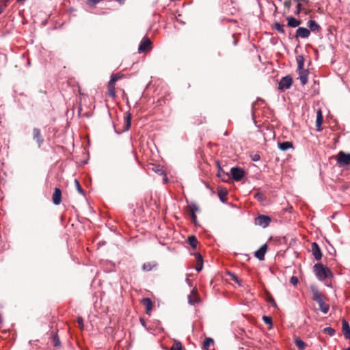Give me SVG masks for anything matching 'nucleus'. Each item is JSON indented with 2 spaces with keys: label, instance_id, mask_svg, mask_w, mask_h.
<instances>
[{
  "label": "nucleus",
  "instance_id": "nucleus-4",
  "mask_svg": "<svg viewBox=\"0 0 350 350\" xmlns=\"http://www.w3.org/2000/svg\"><path fill=\"white\" fill-rule=\"evenodd\" d=\"M336 161L340 165H349L350 164V154H346L344 152L340 151L337 154Z\"/></svg>",
  "mask_w": 350,
  "mask_h": 350
},
{
  "label": "nucleus",
  "instance_id": "nucleus-38",
  "mask_svg": "<svg viewBox=\"0 0 350 350\" xmlns=\"http://www.w3.org/2000/svg\"><path fill=\"white\" fill-rule=\"evenodd\" d=\"M194 256L198 262H203L202 256L200 255V253H195Z\"/></svg>",
  "mask_w": 350,
  "mask_h": 350
},
{
  "label": "nucleus",
  "instance_id": "nucleus-26",
  "mask_svg": "<svg viewBox=\"0 0 350 350\" xmlns=\"http://www.w3.org/2000/svg\"><path fill=\"white\" fill-rule=\"evenodd\" d=\"M295 342L296 346L299 348V350H304L305 349L306 344L302 340H301L299 338H296L295 340Z\"/></svg>",
  "mask_w": 350,
  "mask_h": 350
},
{
  "label": "nucleus",
  "instance_id": "nucleus-16",
  "mask_svg": "<svg viewBox=\"0 0 350 350\" xmlns=\"http://www.w3.org/2000/svg\"><path fill=\"white\" fill-rule=\"evenodd\" d=\"M309 30L312 32H318L321 30L320 25L314 20H310L307 22Z\"/></svg>",
  "mask_w": 350,
  "mask_h": 350
},
{
  "label": "nucleus",
  "instance_id": "nucleus-54",
  "mask_svg": "<svg viewBox=\"0 0 350 350\" xmlns=\"http://www.w3.org/2000/svg\"><path fill=\"white\" fill-rule=\"evenodd\" d=\"M273 305L274 306H276V303H275L274 301H273Z\"/></svg>",
  "mask_w": 350,
  "mask_h": 350
},
{
  "label": "nucleus",
  "instance_id": "nucleus-27",
  "mask_svg": "<svg viewBox=\"0 0 350 350\" xmlns=\"http://www.w3.org/2000/svg\"><path fill=\"white\" fill-rule=\"evenodd\" d=\"M274 28L280 33H285V30L284 28V25L280 24V23H274Z\"/></svg>",
  "mask_w": 350,
  "mask_h": 350
},
{
  "label": "nucleus",
  "instance_id": "nucleus-36",
  "mask_svg": "<svg viewBox=\"0 0 350 350\" xmlns=\"http://www.w3.org/2000/svg\"><path fill=\"white\" fill-rule=\"evenodd\" d=\"M302 10H303L302 5L300 3H298L296 6V11L295 12V14L299 15Z\"/></svg>",
  "mask_w": 350,
  "mask_h": 350
},
{
  "label": "nucleus",
  "instance_id": "nucleus-47",
  "mask_svg": "<svg viewBox=\"0 0 350 350\" xmlns=\"http://www.w3.org/2000/svg\"><path fill=\"white\" fill-rule=\"evenodd\" d=\"M53 340L55 342V344H54L55 346H58L60 344L59 340L57 338V336H53Z\"/></svg>",
  "mask_w": 350,
  "mask_h": 350
},
{
  "label": "nucleus",
  "instance_id": "nucleus-3",
  "mask_svg": "<svg viewBox=\"0 0 350 350\" xmlns=\"http://www.w3.org/2000/svg\"><path fill=\"white\" fill-rule=\"evenodd\" d=\"M254 222L256 225L265 228L269 225L271 222V218L267 215H260L255 219Z\"/></svg>",
  "mask_w": 350,
  "mask_h": 350
},
{
  "label": "nucleus",
  "instance_id": "nucleus-32",
  "mask_svg": "<svg viewBox=\"0 0 350 350\" xmlns=\"http://www.w3.org/2000/svg\"><path fill=\"white\" fill-rule=\"evenodd\" d=\"M75 185L76 186V188L78 191V192L82 195L84 194V191H83V189H82V187H81L80 185V183L79 182V180L77 179H75Z\"/></svg>",
  "mask_w": 350,
  "mask_h": 350
},
{
  "label": "nucleus",
  "instance_id": "nucleus-33",
  "mask_svg": "<svg viewBox=\"0 0 350 350\" xmlns=\"http://www.w3.org/2000/svg\"><path fill=\"white\" fill-rule=\"evenodd\" d=\"M211 343H213V340L211 338H206L203 344L204 348L208 349Z\"/></svg>",
  "mask_w": 350,
  "mask_h": 350
},
{
  "label": "nucleus",
  "instance_id": "nucleus-53",
  "mask_svg": "<svg viewBox=\"0 0 350 350\" xmlns=\"http://www.w3.org/2000/svg\"><path fill=\"white\" fill-rule=\"evenodd\" d=\"M141 322H142V324L144 325L145 324V321L144 319H140Z\"/></svg>",
  "mask_w": 350,
  "mask_h": 350
},
{
  "label": "nucleus",
  "instance_id": "nucleus-56",
  "mask_svg": "<svg viewBox=\"0 0 350 350\" xmlns=\"http://www.w3.org/2000/svg\"><path fill=\"white\" fill-rule=\"evenodd\" d=\"M9 1H10V0H5V2L7 3V2H8Z\"/></svg>",
  "mask_w": 350,
  "mask_h": 350
},
{
  "label": "nucleus",
  "instance_id": "nucleus-39",
  "mask_svg": "<svg viewBox=\"0 0 350 350\" xmlns=\"http://www.w3.org/2000/svg\"><path fill=\"white\" fill-rule=\"evenodd\" d=\"M143 269L144 271H150L152 269V266H151L150 263V262L144 263L143 265Z\"/></svg>",
  "mask_w": 350,
  "mask_h": 350
},
{
  "label": "nucleus",
  "instance_id": "nucleus-40",
  "mask_svg": "<svg viewBox=\"0 0 350 350\" xmlns=\"http://www.w3.org/2000/svg\"><path fill=\"white\" fill-rule=\"evenodd\" d=\"M252 160L254 161H258L260 159V157L258 154H254L251 156Z\"/></svg>",
  "mask_w": 350,
  "mask_h": 350
},
{
  "label": "nucleus",
  "instance_id": "nucleus-28",
  "mask_svg": "<svg viewBox=\"0 0 350 350\" xmlns=\"http://www.w3.org/2000/svg\"><path fill=\"white\" fill-rule=\"evenodd\" d=\"M297 69L298 70H304V60L303 57L299 56L297 59Z\"/></svg>",
  "mask_w": 350,
  "mask_h": 350
},
{
  "label": "nucleus",
  "instance_id": "nucleus-31",
  "mask_svg": "<svg viewBox=\"0 0 350 350\" xmlns=\"http://www.w3.org/2000/svg\"><path fill=\"white\" fill-rule=\"evenodd\" d=\"M170 350H182V345L180 342H175Z\"/></svg>",
  "mask_w": 350,
  "mask_h": 350
},
{
  "label": "nucleus",
  "instance_id": "nucleus-42",
  "mask_svg": "<svg viewBox=\"0 0 350 350\" xmlns=\"http://www.w3.org/2000/svg\"><path fill=\"white\" fill-rule=\"evenodd\" d=\"M7 7L6 2L0 3V14L3 12L4 9Z\"/></svg>",
  "mask_w": 350,
  "mask_h": 350
},
{
  "label": "nucleus",
  "instance_id": "nucleus-22",
  "mask_svg": "<svg viewBox=\"0 0 350 350\" xmlns=\"http://www.w3.org/2000/svg\"><path fill=\"white\" fill-rule=\"evenodd\" d=\"M227 193H228V192H227L226 189H225L220 188L218 190V196L222 202H226V197L227 196Z\"/></svg>",
  "mask_w": 350,
  "mask_h": 350
},
{
  "label": "nucleus",
  "instance_id": "nucleus-51",
  "mask_svg": "<svg viewBox=\"0 0 350 350\" xmlns=\"http://www.w3.org/2000/svg\"><path fill=\"white\" fill-rule=\"evenodd\" d=\"M295 1H297V2H300V1H303V2H306V3L308 2V0H295Z\"/></svg>",
  "mask_w": 350,
  "mask_h": 350
},
{
  "label": "nucleus",
  "instance_id": "nucleus-37",
  "mask_svg": "<svg viewBox=\"0 0 350 350\" xmlns=\"http://www.w3.org/2000/svg\"><path fill=\"white\" fill-rule=\"evenodd\" d=\"M230 275L231 276L232 280L234 282L237 283L239 286H241L240 281H239V280L238 277H237L235 274H234V273H230Z\"/></svg>",
  "mask_w": 350,
  "mask_h": 350
},
{
  "label": "nucleus",
  "instance_id": "nucleus-7",
  "mask_svg": "<svg viewBox=\"0 0 350 350\" xmlns=\"http://www.w3.org/2000/svg\"><path fill=\"white\" fill-rule=\"evenodd\" d=\"M310 35V31L306 27H298L296 30L295 37L301 38H308Z\"/></svg>",
  "mask_w": 350,
  "mask_h": 350
},
{
  "label": "nucleus",
  "instance_id": "nucleus-8",
  "mask_svg": "<svg viewBox=\"0 0 350 350\" xmlns=\"http://www.w3.org/2000/svg\"><path fill=\"white\" fill-rule=\"evenodd\" d=\"M150 44H151L150 40L148 38L144 37L142 39L140 44L138 47L139 52L141 53V52H144V51H146L150 46Z\"/></svg>",
  "mask_w": 350,
  "mask_h": 350
},
{
  "label": "nucleus",
  "instance_id": "nucleus-23",
  "mask_svg": "<svg viewBox=\"0 0 350 350\" xmlns=\"http://www.w3.org/2000/svg\"><path fill=\"white\" fill-rule=\"evenodd\" d=\"M125 125L124 126V131H128L130 127H131V113H128L126 116H125Z\"/></svg>",
  "mask_w": 350,
  "mask_h": 350
},
{
  "label": "nucleus",
  "instance_id": "nucleus-44",
  "mask_svg": "<svg viewBox=\"0 0 350 350\" xmlns=\"http://www.w3.org/2000/svg\"><path fill=\"white\" fill-rule=\"evenodd\" d=\"M100 1L101 0H88V4H89L90 5H94Z\"/></svg>",
  "mask_w": 350,
  "mask_h": 350
},
{
  "label": "nucleus",
  "instance_id": "nucleus-34",
  "mask_svg": "<svg viewBox=\"0 0 350 350\" xmlns=\"http://www.w3.org/2000/svg\"><path fill=\"white\" fill-rule=\"evenodd\" d=\"M190 213H196V212H198L200 211L199 207L196 204H192L189 206Z\"/></svg>",
  "mask_w": 350,
  "mask_h": 350
},
{
  "label": "nucleus",
  "instance_id": "nucleus-49",
  "mask_svg": "<svg viewBox=\"0 0 350 350\" xmlns=\"http://www.w3.org/2000/svg\"><path fill=\"white\" fill-rule=\"evenodd\" d=\"M256 198L258 200H263L262 194V193H257V194L256 195Z\"/></svg>",
  "mask_w": 350,
  "mask_h": 350
},
{
  "label": "nucleus",
  "instance_id": "nucleus-19",
  "mask_svg": "<svg viewBox=\"0 0 350 350\" xmlns=\"http://www.w3.org/2000/svg\"><path fill=\"white\" fill-rule=\"evenodd\" d=\"M278 148L280 150H281L282 151H286L290 148H293V145L292 142L286 141V142L278 143Z\"/></svg>",
  "mask_w": 350,
  "mask_h": 350
},
{
  "label": "nucleus",
  "instance_id": "nucleus-35",
  "mask_svg": "<svg viewBox=\"0 0 350 350\" xmlns=\"http://www.w3.org/2000/svg\"><path fill=\"white\" fill-rule=\"evenodd\" d=\"M262 320L265 322V323L270 325L271 326H272V319H271V317H268V316H263L262 317Z\"/></svg>",
  "mask_w": 350,
  "mask_h": 350
},
{
  "label": "nucleus",
  "instance_id": "nucleus-21",
  "mask_svg": "<svg viewBox=\"0 0 350 350\" xmlns=\"http://www.w3.org/2000/svg\"><path fill=\"white\" fill-rule=\"evenodd\" d=\"M317 303L319 306L321 311L324 314H327L329 310V306L325 303V299Z\"/></svg>",
  "mask_w": 350,
  "mask_h": 350
},
{
  "label": "nucleus",
  "instance_id": "nucleus-50",
  "mask_svg": "<svg viewBox=\"0 0 350 350\" xmlns=\"http://www.w3.org/2000/svg\"><path fill=\"white\" fill-rule=\"evenodd\" d=\"M159 167H156V169L154 170L156 172L162 174L163 171L158 168Z\"/></svg>",
  "mask_w": 350,
  "mask_h": 350
},
{
  "label": "nucleus",
  "instance_id": "nucleus-9",
  "mask_svg": "<svg viewBox=\"0 0 350 350\" xmlns=\"http://www.w3.org/2000/svg\"><path fill=\"white\" fill-rule=\"evenodd\" d=\"M267 249V244L262 245L258 250L254 253V256L260 260H262L265 258V254Z\"/></svg>",
  "mask_w": 350,
  "mask_h": 350
},
{
  "label": "nucleus",
  "instance_id": "nucleus-17",
  "mask_svg": "<svg viewBox=\"0 0 350 350\" xmlns=\"http://www.w3.org/2000/svg\"><path fill=\"white\" fill-rule=\"evenodd\" d=\"M287 25L290 27L295 28L299 27V25L301 23V21L296 19L293 16H288L286 18Z\"/></svg>",
  "mask_w": 350,
  "mask_h": 350
},
{
  "label": "nucleus",
  "instance_id": "nucleus-5",
  "mask_svg": "<svg viewBox=\"0 0 350 350\" xmlns=\"http://www.w3.org/2000/svg\"><path fill=\"white\" fill-rule=\"evenodd\" d=\"M230 173L232 178L236 181L241 180L245 176L244 170L242 168L238 167H232L230 170Z\"/></svg>",
  "mask_w": 350,
  "mask_h": 350
},
{
  "label": "nucleus",
  "instance_id": "nucleus-10",
  "mask_svg": "<svg viewBox=\"0 0 350 350\" xmlns=\"http://www.w3.org/2000/svg\"><path fill=\"white\" fill-rule=\"evenodd\" d=\"M188 303L190 305H195L200 301V299L198 295L197 291L196 289H193L191 291V295H188Z\"/></svg>",
  "mask_w": 350,
  "mask_h": 350
},
{
  "label": "nucleus",
  "instance_id": "nucleus-46",
  "mask_svg": "<svg viewBox=\"0 0 350 350\" xmlns=\"http://www.w3.org/2000/svg\"><path fill=\"white\" fill-rule=\"evenodd\" d=\"M77 323L80 325L81 328L83 327V320L82 317H79L77 318Z\"/></svg>",
  "mask_w": 350,
  "mask_h": 350
},
{
  "label": "nucleus",
  "instance_id": "nucleus-48",
  "mask_svg": "<svg viewBox=\"0 0 350 350\" xmlns=\"http://www.w3.org/2000/svg\"><path fill=\"white\" fill-rule=\"evenodd\" d=\"M284 5L285 8L288 9V8H290V7L291 5V3L290 1H285L284 2Z\"/></svg>",
  "mask_w": 350,
  "mask_h": 350
},
{
  "label": "nucleus",
  "instance_id": "nucleus-52",
  "mask_svg": "<svg viewBox=\"0 0 350 350\" xmlns=\"http://www.w3.org/2000/svg\"><path fill=\"white\" fill-rule=\"evenodd\" d=\"M116 1L119 2L120 3H122L125 0H116Z\"/></svg>",
  "mask_w": 350,
  "mask_h": 350
},
{
  "label": "nucleus",
  "instance_id": "nucleus-2",
  "mask_svg": "<svg viewBox=\"0 0 350 350\" xmlns=\"http://www.w3.org/2000/svg\"><path fill=\"white\" fill-rule=\"evenodd\" d=\"M292 83V78L289 75L285 76L280 79L278 84V88L282 91L289 89L291 87Z\"/></svg>",
  "mask_w": 350,
  "mask_h": 350
},
{
  "label": "nucleus",
  "instance_id": "nucleus-11",
  "mask_svg": "<svg viewBox=\"0 0 350 350\" xmlns=\"http://www.w3.org/2000/svg\"><path fill=\"white\" fill-rule=\"evenodd\" d=\"M141 303L146 307V314H150L152 310V307H153L152 301H151V299L148 297L143 298L141 300Z\"/></svg>",
  "mask_w": 350,
  "mask_h": 350
},
{
  "label": "nucleus",
  "instance_id": "nucleus-29",
  "mask_svg": "<svg viewBox=\"0 0 350 350\" xmlns=\"http://www.w3.org/2000/svg\"><path fill=\"white\" fill-rule=\"evenodd\" d=\"M323 333L333 336L335 334V330L332 327H327L323 329Z\"/></svg>",
  "mask_w": 350,
  "mask_h": 350
},
{
  "label": "nucleus",
  "instance_id": "nucleus-20",
  "mask_svg": "<svg viewBox=\"0 0 350 350\" xmlns=\"http://www.w3.org/2000/svg\"><path fill=\"white\" fill-rule=\"evenodd\" d=\"M323 123V115L321 109H319L317 112V120H316V126L317 128V131H321V127Z\"/></svg>",
  "mask_w": 350,
  "mask_h": 350
},
{
  "label": "nucleus",
  "instance_id": "nucleus-25",
  "mask_svg": "<svg viewBox=\"0 0 350 350\" xmlns=\"http://www.w3.org/2000/svg\"><path fill=\"white\" fill-rule=\"evenodd\" d=\"M188 241L192 248H196L198 241L195 236L189 237Z\"/></svg>",
  "mask_w": 350,
  "mask_h": 350
},
{
  "label": "nucleus",
  "instance_id": "nucleus-6",
  "mask_svg": "<svg viewBox=\"0 0 350 350\" xmlns=\"http://www.w3.org/2000/svg\"><path fill=\"white\" fill-rule=\"evenodd\" d=\"M311 251L312 253V255L314 256V258L317 260H319L322 258V252L321 251V249L319 246V245L314 242L311 245Z\"/></svg>",
  "mask_w": 350,
  "mask_h": 350
},
{
  "label": "nucleus",
  "instance_id": "nucleus-41",
  "mask_svg": "<svg viewBox=\"0 0 350 350\" xmlns=\"http://www.w3.org/2000/svg\"><path fill=\"white\" fill-rule=\"evenodd\" d=\"M290 281L293 285H296L298 283V278L296 276H292Z\"/></svg>",
  "mask_w": 350,
  "mask_h": 350
},
{
  "label": "nucleus",
  "instance_id": "nucleus-14",
  "mask_svg": "<svg viewBox=\"0 0 350 350\" xmlns=\"http://www.w3.org/2000/svg\"><path fill=\"white\" fill-rule=\"evenodd\" d=\"M311 291L312 298L315 301L319 302L325 299L324 295L317 288L312 287Z\"/></svg>",
  "mask_w": 350,
  "mask_h": 350
},
{
  "label": "nucleus",
  "instance_id": "nucleus-45",
  "mask_svg": "<svg viewBox=\"0 0 350 350\" xmlns=\"http://www.w3.org/2000/svg\"><path fill=\"white\" fill-rule=\"evenodd\" d=\"M190 216H191V218L194 224H196V221H197V216H196V213H194L193 212V213H190Z\"/></svg>",
  "mask_w": 350,
  "mask_h": 350
},
{
  "label": "nucleus",
  "instance_id": "nucleus-43",
  "mask_svg": "<svg viewBox=\"0 0 350 350\" xmlns=\"http://www.w3.org/2000/svg\"><path fill=\"white\" fill-rule=\"evenodd\" d=\"M202 267H203V262H198V264L196 267V270L199 272L202 269Z\"/></svg>",
  "mask_w": 350,
  "mask_h": 350
},
{
  "label": "nucleus",
  "instance_id": "nucleus-1",
  "mask_svg": "<svg viewBox=\"0 0 350 350\" xmlns=\"http://www.w3.org/2000/svg\"><path fill=\"white\" fill-rule=\"evenodd\" d=\"M313 271L317 279L320 281H323L329 277H333V273L330 269L321 263L315 264L313 267Z\"/></svg>",
  "mask_w": 350,
  "mask_h": 350
},
{
  "label": "nucleus",
  "instance_id": "nucleus-24",
  "mask_svg": "<svg viewBox=\"0 0 350 350\" xmlns=\"http://www.w3.org/2000/svg\"><path fill=\"white\" fill-rule=\"evenodd\" d=\"M107 91H108L109 96H110L111 98H115L116 97V94L115 85H114L108 83Z\"/></svg>",
  "mask_w": 350,
  "mask_h": 350
},
{
  "label": "nucleus",
  "instance_id": "nucleus-30",
  "mask_svg": "<svg viewBox=\"0 0 350 350\" xmlns=\"http://www.w3.org/2000/svg\"><path fill=\"white\" fill-rule=\"evenodd\" d=\"M120 79V76L118 74L113 75L111 77L110 80L108 83L112 84L115 85L116 82Z\"/></svg>",
  "mask_w": 350,
  "mask_h": 350
},
{
  "label": "nucleus",
  "instance_id": "nucleus-15",
  "mask_svg": "<svg viewBox=\"0 0 350 350\" xmlns=\"http://www.w3.org/2000/svg\"><path fill=\"white\" fill-rule=\"evenodd\" d=\"M33 137L35 140H36L38 145L39 147L41 146V145L43 143V139L41 136L40 131V129L37 128H34L33 130Z\"/></svg>",
  "mask_w": 350,
  "mask_h": 350
},
{
  "label": "nucleus",
  "instance_id": "nucleus-18",
  "mask_svg": "<svg viewBox=\"0 0 350 350\" xmlns=\"http://www.w3.org/2000/svg\"><path fill=\"white\" fill-rule=\"evenodd\" d=\"M299 77L301 81L302 85H306L308 82V70L304 69L298 70Z\"/></svg>",
  "mask_w": 350,
  "mask_h": 350
},
{
  "label": "nucleus",
  "instance_id": "nucleus-55",
  "mask_svg": "<svg viewBox=\"0 0 350 350\" xmlns=\"http://www.w3.org/2000/svg\"><path fill=\"white\" fill-rule=\"evenodd\" d=\"M344 350H350V347H348V348H347V349H345Z\"/></svg>",
  "mask_w": 350,
  "mask_h": 350
},
{
  "label": "nucleus",
  "instance_id": "nucleus-12",
  "mask_svg": "<svg viewBox=\"0 0 350 350\" xmlns=\"http://www.w3.org/2000/svg\"><path fill=\"white\" fill-rule=\"evenodd\" d=\"M53 202L54 204L59 205L62 202V191L60 189L55 188L53 194Z\"/></svg>",
  "mask_w": 350,
  "mask_h": 350
},
{
  "label": "nucleus",
  "instance_id": "nucleus-13",
  "mask_svg": "<svg viewBox=\"0 0 350 350\" xmlns=\"http://www.w3.org/2000/svg\"><path fill=\"white\" fill-rule=\"evenodd\" d=\"M342 332L345 338L350 340V326L349 323L345 319H343L342 321Z\"/></svg>",
  "mask_w": 350,
  "mask_h": 350
}]
</instances>
